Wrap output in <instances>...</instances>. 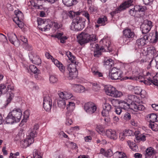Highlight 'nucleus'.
Wrapping results in <instances>:
<instances>
[{
    "mask_svg": "<svg viewBox=\"0 0 158 158\" xmlns=\"http://www.w3.org/2000/svg\"><path fill=\"white\" fill-rule=\"evenodd\" d=\"M66 55L69 59L73 63L68 65L67 69L69 72V77L70 79L74 78L77 76V72L76 69V65H77L78 63L76 62V57L73 56L72 53L70 52H67Z\"/></svg>",
    "mask_w": 158,
    "mask_h": 158,
    "instance_id": "1",
    "label": "nucleus"
},
{
    "mask_svg": "<svg viewBox=\"0 0 158 158\" xmlns=\"http://www.w3.org/2000/svg\"><path fill=\"white\" fill-rule=\"evenodd\" d=\"M77 39L79 43L81 45L89 41H94L97 40L95 35H90L85 32H81L77 36Z\"/></svg>",
    "mask_w": 158,
    "mask_h": 158,
    "instance_id": "2",
    "label": "nucleus"
},
{
    "mask_svg": "<svg viewBox=\"0 0 158 158\" xmlns=\"http://www.w3.org/2000/svg\"><path fill=\"white\" fill-rule=\"evenodd\" d=\"M146 10L147 8L145 6L136 5L134 7L130 9L129 13L132 16L139 18L141 17L139 13L141 12H144Z\"/></svg>",
    "mask_w": 158,
    "mask_h": 158,
    "instance_id": "3",
    "label": "nucleus"
},
{
    "mask_svg": "<svg viewBox=\"0 0 158 158\" xmlns=\"http://www.w3.org/2000/svg\"><path fill=\"white\" fill-rule=\"evenodd\" d=\"M106 93L108 95L113 97H119L122 95L121 92L117 90L114 87L111 85L106 86L105 88Z\"/></svg>",
    "mask_w": 158,
    "mask_h": 158,
    "instance_id": "4",
    "label": "nucleus"
},
{
    "mask_svg": "<svg viewBox=\"0 0 158 158\" xmlns=\"http://www.w3.org/2000/svg\"><path fill=\"white\" fill-rule=\"evenodd\" d=\"M132 0H128L121 4L118 7L116 8L114 10L110 12V14L113 17L117 13L125 9L132 4Z\"/></svg>",
    "mask_w": 158,
    "mask_h": 158,
    "instance_id": "5",
    "label": "nucleus"
},
{
    "mask_svg": "<svg viewBox=\"0 0 158 158\" xmlns=\"http://www.w3.org/2000/svg\"><path fill=\"white\" fill-rule=\"evenodd\" d=\"M148 37L149 36L148 35H145L143 37L138 39L137 40L134 48L135 50L137 51V52H140L142 47L146 44V41L148 40Z\"/></svg>",
    "mask_w": 158,
    "mask_h": 158,
    "instance_id": "6",
    "label": "nucleus"
},
{
    "mask_svg": "<svg viewBox=\"0 0 158 158\" xmlns=\"http://www.w3.org/2000/svg\"><path fill=\"white\" fill-rule=\"evenodd\" d=\"M52 102L51 99L48 95H46L44 98L43 106L47 111H49L52 108Z\"/></svg>",
    "mask_w": 158,
    "mask_h": 158,
    "instance_id": "7",
    "label": "nucleus"
},
{
    "mask_svg": "<svg viewBox=\"0 0 158 158\" xmlns=\"http://www.w3.org/2000/svg\"><path fill=\"white\" fill-rule=\"evenodd\" d=\"M34 138L28 134L27 138L20 142V145L23 148H26L32 143L34 141Z\"/></svg>",
    "mask_w": 158,
    "mask_h": 158,
    "instance_id": "8",
    "label": "nucleus"
},
{
    "mask_svg": "<svg viewBox=\"0 0 158 158\" xmlns=\"http://www.w3.org/2000/svg\"><path fill=\"white\" fill-rule=\"evenodd\" d=\"M9 41L15 46L19 47L20 44V41L17 39L15 34L13 32H9L7 34Z\"/></svg>",
    "mask_w": 158,
    "mask_h": 158,
    "instance_id": "9",
    "label": "nucleus"
},
{
    "mask_svg": "<svg viewBox=\"0 0 158 158\" xmlns=\"http://www.w3.org/2000/svg\"><path fill=\"white\" fill-rule=\"evenodd\" d=\"M102 41L103 45L101 47V49H103L104 51L111 52V48L110 46V42L108 37L104 38L100 42Z\"/></svg>",
    "mask_w": 158,
    "mask_h": 158,
    "instance_id": "10",
    "label": "nucleus"
},
{
    "mask_svg": "<svg viewBox=\"0 0 158 158\" xmlns=\"http://www.w3.org/2000/svg\"><path fill=\"white\" fill-rule=\"evenodd\" d=\"M152 24L151 21L147 20L144 23L142 24L141 27L142 29V33L146 34L148 33L152 26Z\"/></svg>",
    "mask_w": 158,
    "mask_h": 158,
    "instance_id": "11",
    "label": "nucleus"
},
{
    "mask_svg": "<svg viewBox=\"0 0 158 158\" xmlns=\"http://www.w3.org/2000/svg\"><path fill=\"white\" fill-rule=\"evenodd\" d=\"M97 107L94 104L89 102L85 103L84 106V109L86 112L90 114L94 113L96 110Z\"/></svg>",
    "mask_w": 158,
    "mask_h": 158,
    "instance_id": "12",
    "label": "nucleus"
},
{
    "mask_svg": "<svg viewBox=\"0 0 158 158\" xmlns=\"http://www.w3.org/2000/svg\"><path fill=\"white\" fill-rule=\"evenodd\" d=\"M123 33L124 37L127 40H131L135 36L134 32L129 28L123 30Z\"/></svg>",
    "mask_w": 158,
    "mask_h": 158,
    "instance_id": "13",
    "label": "nucleus"
},
{
    "mask_svg": "<svg viewBox=\"0 0 158 158\" xmlns=\"http://www.w3.org/2000/svg\"><path fill=\"white\" fill-rule=\"evenodd\" d=\"M10 112L12 114V116L15 117L18 122H19L22 115L21 110L19 108H15Z\"/></svg>",
    "mask_w": 158,
    "mask_h": 158,
    "instance_id": "14",
    "label": "nucleus"
},
{
    "mask_svg": "<svg viewBox=\"0 0 158 158\" xmlns=\"http://www.w3.org/2000/svg\"><path fill=\"white\" fill-rule=\"evenodd\" d=\"M105 133L106 136L110 139L115 140L117 138V135L116 131L114 130L108 129L106 130Z\"/></svg>",
    "mask_w": 158,
    "mask_h": 158,
    "instance_id": "15",
    "label": "nucleus"
},
{
    "mask_svg": "<svg viewBox=\"0 0 158 158\" xmlns=\"http://www.w3.org/2000/svg\"><path fill=\"white\" fill-rule=\"evenodd\" d=\"M60 98H62L67 100L73 97L72 93L69 92H60L58 93Z\"/></svg>",
    "mask_w": 158,
    "mask_h": 158,
    "instance_id": "16",
    "label": "nucleus"
},
{
    "mask_svg": "<svg viewBox=\"0 0 158 158\" xmlns=\"http://www.w3.org/2000/svg\"><path fill=\"white\" fill-rule=\"evenodd\" d=\"M15 16L13 19L14 22L18 21V20H22L24 18L23 13L20 11L15 10Z\"/></svg>",
    "mask_w": 158,
    "mask_h": 158,
    "instance_id": "17",
    "label": "nucleus"
},
{
    "mask_svg": "<svg viewBox=\"0 0 158 158\" xmlns=\"http://www.w3.org/2000/svg\"><path fill=\"white\" fill-rule=\"evenodd\" d=\"M72 87L73 90L77 93H81L85 91V87L80 85L72 84Z\"/></svg>",
    "mask_w": 158,
    "mask_h": 158,
    "instance_id": "18",
    "label": "nucleus"
},
{
    "mask_svg": "<svg viewBox=\"0 0 158 158\" xmlns=\"http://www.w3.org/2000/svg\"><path fill=\"white\" fill-rule=\"evenodd\" d=\"M119 106L122 109L124 110H128L129 109H131V104H129L128 101L120 100Z\"/></svg>",
    "mask_w": 158,
    "mask_h": 158,
    "instance_id": "19",
    "label": "nucleus"
},
{
    "mask_svg": "<svg viewBox=\"0 0 158 158\" xmlns=\"http://www.w3.org/2000/svg\"><path fill=\"white\" fill-rule=\"evenodd\" d=\"M12 114L10 112L7 116L6 119V122L7 124H12L15 122H18L15 117L12 116Z\"/></svg>",
    "mask_w": 158,
    "mask_h": 158,
    "instance_id": "20",
    "label": "nucleus"
},
{
    "mask_svg": "<svg viewBox=\"0 0 158 158\" xmlns=\"http://www.w3.org/2000/svg\"><path fill=\"white\" fill-rule=\"evenodd\" d=\"M122 72L121 71H118V72L113 74H109V77L112 80H116L120 79L122 77Z\"/></svg>",
    "mask_w": 158,
    "mask_h": 158,
    "instance_id": "21",
    "label": "nucleus"
},
{
    "mask_svg": "<svg viewBox=\"0 0 158 158\" xmlns=\"http://www.w3.org/2000/svg\"><path fill=\"white\" fill-rule=\"evenodd\" d=\"M131 109L134 110H143L145 108V107L142 105L136 104L134 102H131Z\"/></svg>",
    "mask_w": 158,
    "mask_h": 158,
    "instance_id": "22",
    "label": "nucleus"
},
{
    "mask_svg": "<svg viewBox=\"0 0 158 158\" xmlns=\"http://www.w3.org/2000/svg\"><path fill=\"white\" fill-rule=\"evenodd\" d=\"M68 101L62 98H60L57 101L58 106L62 109H64L66 106Z\"/></svg>",
    "mask_w": 158,
    "mask_h": 158,
    "instance_id": "23",
    "label": "nucleus"
},
{
    "mask_svg": "<svg viewBox=\"0 0 158 158\" xmlns=\"http://www.w3.org/2000/svg\"><path fill=\"white\" fill-rule=\"evenodd\" d=\"M85 22L79 23L77 24H72V26L74 28L76 31H78L81 30L84 27Z\"/></svg>",
    "mask_w": 158,
    "mask_h": 158,
    "instance_id": "24",
    "label": "nucleus"
},
{
    "mask_svg": "<svg viewBox=\"0 0 158 158\" xmlns=\"http://www.w3.org/2000/svg\"><path fill=\"white\" fill-rule=\"evenodd\" d=\"M38 27L42 31H47L49 30L51 27L50 25H49L48 22H45L42 25L38 26Z\"/></svg>",
    "mask_w": 158,
    "mask_h": 158,
    "instance_id": "25",
    "label": "nucleus"
},
{
    "mask_svg": "<svg viewBox=\"0 0 158 158\" xmlns=\"http://www.w3.org/2000/svg\"><path fill=\"white\" fill-rule=\"evenodd\" d=\"M52 61L58 67L60 70L63 72L64 71L65 68L63 65L58 60L55 59L54 58L52 59Z\"/></svg>",
    "mask_w": 158,
    "mask_h": 158,
    "instance_id": "26",
    "label": "nucleus"
},
{
    "mask_svg": "<svg viewBox=\"0 0 158 158\" xmlns=\"http://www.w3.org/2000/svg\"><path fill=\"white\" fill-rule=\"evenodd\" d=\"M147 54L154 56L156 54V51L155 48L152 46L148 47L147 48Z\"/></svg>",
    "mask_w": 158,
    "mask_h": 158,
    "instance_id": "27",
    "label": "nucleus"
},
{
    "mask_svg": "<svg viewBox=\"0 0 158 158\" xmlns=\"http://www.w3.org/2000/svg\"><path fill=\"white\" fill-rule=\"evenodd\" d=\"M80 0H62L63 3L67 6L76 4Z\"/></svg>",
    "mask_w": 158,
    "mask_h": 158,
    "instance_id": "28",
    "label": "nucleus"
},
{
    "mask_svg": "<svg viewBox=\"0 0 158 158\" xmlns=\"http://www.w3.org/2000/svg\"><path fill=\"white\" fill-rule=\"evenodd\" d=\"M55 37L58 39L60 40V43L64 44L65 42V40L68 38L66 36H63V33H58L55 35Z\"/></svg>",
    "mask_w": 158,
    "mask_h": 158,
    "instance_id": "29",
    "label": "nucleus"
},
{
    "mask_svg": "<svg viewBox=\"0 0 158 158\" xmlns=\"http://www.w3.org/2000/svg\"><path fill=\"white\" fill-rule=\"evenodd\" d=\"M95 46L96 48L95 51H94V56L95 57H98L101 55V52H105L103 49L100 48L98 44H95Z\"/></svg>",
    "mask_w": 158,
    "mask_h": 158,
    "instance_id": "30",
    "label": "nucleus"
},
{
    "mask_svg": "<svg viewBox=\"0 0 158 158\" xmlns=\"http://www.w3.org/2000/svg\"><path fill=\"white\" fill-rule=\"evenodd\" d=\"M107 18L106 17L103 16L99 18L97 20V22L98 24H100L101 26H104L107 23Z\"/></svg>",
    "mask_w": 158,
    "mask_h": 158,
    "instance_id": "31",
    "label": "nucleus"
},
{
    "mask_svg": "<svg viewBox=\"0 0 158 158\" xmlns=\"http://www.w3.org/2000/svg\"><path fill=\"white\" fill-rule=\"evenodd\" d=\"M39 128V126L38 124H35L34 125L33 128L32 129L31 131L28 132V134L31 135L32 137L34 138L37 135V132L36 130Z\"/></svg>",
    "mask_w": 158,
    "mask_h": 158,
    "instance_id": "32",
    "label": "nucleus"
},
{
    "mask_svg": "<svg viewBox=\"0 0 158 158\" xmlns=\"http://www.w3.org/2000/svg\"><path fill=\"white\" fill-rule=\"evenodd\" d=\"M7 94V99L6 100V105H7L10 103L14 97V91H8Z\"/></svg>",
    "mask_w": 158,
    "mask_h": 158,
    "instance_id": "33",
    "label": "nucleus"
},
{
    "mask_svg": "<svg viewBox=\"0 0 158 158\" xmlns=\"http://www.w3.org/2000/svg\"><path fill=\"white\" fill-rule=\"evenodd\" d=\"M131 133L132 131L131 130H126L123 131V133H120L119 136L120 140H123L126 136L130 135H131L130 133Z\"/></svg>",
    "mask_w": 158,
    "mask_h": 158,
    "instance_id": "34",
    "label": "nucleus"
},
{
    "mask_svg": "<svg viewBox=\"0 0 158 158\" xmlns=\"http://www.w3.org/2000/svg\"><path fill=\"white\" fill-rule=\"evenodd\" d=\"M68 103L67 105L66 106V109L68 110L67 112H70L72 111L75 108V103L73 102H68Z\"/></svg>",
    "mask_w": 158,
    "mask_h": 158,
    "instance_id": "35",
    "label": "nucleus"
},
{
    "mask_svg": "<svg viewBox=\"0 0 158 158\" xmlns=\"http://www.w3.org/2000/svg\"><path fill=\"white\" fill-rule=\"evenodd\" d=\"M153 77H147L146 78V80H141L140 81L141 82H143L145 85H149L153 83L155 85V81L152 80Z\"/></svg>",
    "mask_w": 158,
    "mask_h": 158,
    "instance_id": "36",
    "label": "nucleus"
},
{
    "mask_svg": "<svg viewBox=\"0 0 158 158\" xmlns=\"http://www.w3.org/2000/svg\"><path fill=\"white\" fill-rule=\"evenodd\" d=\"M85 19L80 16H77L75 18L73 19L72 24L79 23H82L85 22Z\"/></svg>",
    "mask_w": 158,
    "mask_h": 158,
    "instance_id": "37",
    "label": "nucleus"
},
{
    "mask_svg": "<svg viewBox=\"0 0 158 158\" xmlns=\"http://www.w3.org/2000/svg\"><path fill=\"white\" fill-rule=\"evenodd\" d=\"M114 156L116 157L115 158H127L126 154L122 152H116L114 153Z\"/></svg>",
    "mask_w": 158,
    "mask_h": 158,
    "instance_id": "38",
    "label": "nucleus"
},
{
    "mask_svg": "<svg viewBox=\"0 0 158 158\" xmlns=\"http://www.w3.org/2000/svg\"><path fill=\"white\" fill-rule=\"evenodd\" d=\"M6 85L7 86L8 91L10 90V91H14V84L11 81L8 80Z\"/></svg>",
    "mask_w": 158,
    "mask_h": 158,
    "instance_id": "39",
    "label": "nucleus"
},
{
    "mask_svg": "<svg viewBox=\"0 0 158 158\" xmlns=\"http://www.w3.org/2000/svg\"><path fill=\"white\" fill-rule=\"evenodd\" d=\"M154 153L153 148L152 147H149L146 149V150L145 156L147 157H150Z\"/></svg>",
    "mask_w": 158,
    "mask_h": 158,
    "instance_id": "40",
    "label": "nucleus"
},
{
    "mask_svg": "<svg viewBox=\"0 0 158 158\" xmlns=\"http://www.w3.org/2000/svg\"><path fill=\"white\" fill-rule=\"evenodd\" d=\"M149 127L153 131H158V125L155 122H150Z\"/></svg>",
    "mask_w": 158,
    "mask_h": 158,
    "instance_id": "41",
    "label": "nucleus"
},
{
    "mask_svg": "<svg viewBox=\"0 0 158 158\" xmlns=\"http://www.w3.org/2000/svg\"><path fill=\"white\" fill-rule=\"evenodd\" d=\"M114 64V62L111 59H106L104 60V65L108 66L109 68H111Z\"/></svg>",
    "mask_w": 158,
    "mask_h": 158,
    "instance_id": "42",
    "label": "nucleus"
},
{
    "mask_svg": "<svg viewBox=\"0 0 158 158\" xmlns=\"http://www.w3.org/2000/svg\"><path fill=\"white\" fill-rule=\"evenodd\" d=\"M71 114L70 112H67L66 113V124L67 125H71L73 121L71 118H69V116Z\"/></svg>",
    "mask_w": 158,
    "mask_h": 158,
    "instance_id": "43",
    "label": "nucleus"
},
{
    "mask_svg": "<svg viewBox=\"0 0 158 158\" xmlns=\"http://www.w3.org/2000/svg\"><path fill=\"white\" fill-rule=\"evenodd\" d=\"M110 101L113 106L115 107H117V106L118 105H119L120 102V100L116 99H110Z\"/></svg>",
    "mask_w": 158,
    "mask_h": 158,
    "instance_id": "44",
    "label": "nucleus"
},
{
    "mask_svg": "<svg viewBox=\"0 0 158 158\" xmlns=\"http://www.w3.org/2000/svg\"><path fill=\"white\" fill-rule=\"evenodd\" d=\"M29 69L31 71L34 73L39 74V73L40 70L35 66L33 65H30L29 66Z\"/></svg>",
    "mask_w": 158,
    "mask_h": 158,
    "instance_id": "45",
    "label": "nucleus"
},
{
    "mask_svg": "<svg viewBox=\"0 0 158 158\" xmlns=\"http://www.w3.org/2000/svg\"><path fill=\"white\" fill-rule=\"evenodd\" d=\"M92 72L93 73L94 75L97 77H103L102 73L98 71L97 70H95L94 68H92Z\"/></svg>",
    "mask_w": 158,
    "mask_h": 158,
    "instance_id": "46",
    "label": "nucleus"
},
{
    "mask_svg": "<svg viewBox=\"0 0 158 158\" xmlns=\"http://www.w3.org/2000/svg\"><path fill=\"white\" fill-rule=\"evenodd\" d=\"M96 131L101 134L104 133L105 131L102 126L101 125H98L96 128Z\"/></svg>",
    "mask_w": 158,
    "mask_h": 158,
    "instance_id": "47",
    "label": "nucleus"
},
{
    "mask_svg": "<svg viewBox=\"0 0 158 158\" xmlns=\"http://www.w3.org/2000/svg\"><path fill=\"white\" fill-rule=\"evenodd\" d=\"M31 62L34 64L39 65L41 63V60L39 57L37 56Z\"/></svg>",
    "mask_w": 158,
    "mask_h": 158,
    "instance_id": "48",
    "label": "nucleus"
},
{
    "mask_svg": "<svg viewBox=\"0 0 158 158\" xmlns=\"http://www.w3.org/2000/svg\"><path fill=\"white\" fill-rule=\"evenodd\" d=\"M156 114H151L149 117L150 122H156Z\"/></svg>",
    "mask_w": 158,
    "mask_h": 158,
    "instance_id": "49",
    "label": "nucleus"
},
{
    "mask_svg": "<svg viewBox=\"0 0 158 158\" xmlns=\"http://www.w3.org/2000/svg\"><path fill=\"white\" fill-rule=\"evenodd\" d=\"M103 109L110 111L111 109V106L109 103H105L103 106Z\"/></svg>",
    "mask_w": 158,
    "mask_h": 158,
    "instance_id": "50",
    "label": "nucleus"
},
{
    "mask_svg": "<svg viewBox=\"0 0 158 158\" xmlns=\"http://www.w3.org/2000/svg\"><path fill=\"white\" fill-rule=\"evenodd\" d=\"M7 88L4 84L0 85V91L2 92L3 94H5L7 92Z\"/></svg>",
    "mask_w": 158,
    "mask_h": 158,
    "instance_id": "51",
    "label": "nucleus"
},
{
    "mask_svg": "<svg viewBox=\"0 0 158 158\" xmlns=\"http://www.w3.org/2000/svg\"><path fill=\"white\" fill-rule=\"evenodd\" d=\"M37 56L34 52H30L29 54V57L30 60L32 61Z\"/></svg>",
    "mask_w": 158,
    "mask_h": 158,
    "instance_id": "52",
    "label": "nucleus"
},
{
    "mask_svg": "<svg viewBox=\"0 0 158 158\" xmlns=\"http://www.w3.org/2000/svg\"><path fill=\"white\" fill-rule=\"evenodd\" d=\"M92 89L94 91L97 92L100 89V87L97 83H94L92 84Z\"/></svg>",
    "mask_w": 158,
    "mask_h": 158,
    "instance_id": "53",
    "label": "nucleus"
},
{
    "mask_svg": "<svg viewBox=\"0 0 158 158\" xmlns=\"http://www.w3.org/2000/svg\"><path fill=\"white\" fill-rule=\"evenodd\" d=\"M0 41L2 43H6L7 39L5 35L2 33H0Z\"/></svg>",
    "mask_w": 158,
    "mask_h": 158,
    "instance_id": "54",
    "label": "nucleus"
},
{
    "mask_svg": "<svg viewBox=\"0 0 158 158\" xmlns=\"http://www.w3.org/2000/svg\"><path fill=\"white\" fill-rule=\"evenodd\" d=\"M49 81L51 83H54L57 82V78L56 76L54 75H51L49 77Z\"/></svg>",
    "mask_w": 158,
    "mask_h": 158,
    "instance_id": "55",
    "label": "nucleus"
},
{
    "mask_svg": "<svg viewBox=\"0 0 158 158\" xmlns=\"http://www.w3.org/2000/svg\"><path fill=\"white\" fill-rule=\"evenodd\" d=\"M113 155V152L111 149H108L106 151L104 156L107 157H110Z\"/></svg>",
    "mask_w": 158,
    "mask_h": 158,
    "instance_id": "56",
    "label": "nucleus"
},
{
    "mask_svg": "<svg viewBox=\"0 0 158 158\" xmlns=\"http://www.w3.org/2000/svg\"><path fill=\"white\" fill-rule=\"evenodd\" d=\"M110 111L106 110L103 109V110L102 112V114L103 117H108L109 116V112Z\"/></svg>",
    "mask_w": 158,
    "mask_h": 158,
    "instance_id": "57",
    "label": "nucleus"
},
{
    "mask_svg": "<svg viewBox=\"0 0 158 158\" xmlns=\"http://www.w3.org/2000/svg\"><path fill=\"white\" fill-rule=\"evenodd\" d=\"M122 108L120 106L115 107V112L117 114L119 115L122 112Z\"/></svg>",
    "mask_w": 158,
    "mask_h": 158,
    "instance_id": "58",
    "label": "nucleus"
},
{
    "mask_svg": "<svg viewBox=\"0 0 158 158\" xmlns=\"http://www.w3.org/2000/svg\"><path fill=\"white\" fill-rule=\"evenodd\" d=\"M89 10L91 13L96 12L97 8L94 6L91 5L89 7Z\"/></svg>",
    "mask_w": 158,
    "mask_h": 158,
    "instance_id": "59",
    "label": "nucleus"
},
{
    "mask_svg": "<svg viewBox=\"0 0 158 158\" xmlns=\"http://www.w3.org/2000/svg\"><path fill=\"white\" fill-rule=\"evenodd\" d=\"M82 15L85 17L88 20V22L90 23L89 15L86 11H85L83 13Z\"/></svg>",
    "mask_w": 158,
    "mask_h": 158,
    "instance_id": "60",
    "label": "nucleus"
},
{
    "mask_svg": "<svg viewBox=\"0 0 158 158\" xmlns=\"http://www.w3.org/2000/svg\"><path fill=\"white\" fill-rule=\"evenodd\" d=\"M70 16L73 17V16H75V15H79L80 12H75L73 11H70L69 12Z\"/></svg>",
    "mask_w": 158,
    "mask_h": 158,
    "instance_id": "61",
    "label": "nucleus"
},
{
    "mask_svg": "<svg viewBox=\"0 0 158 158\" xmlns=\"http://www.w3.org/2000/svg\"><path fill=\"white\" fill-rule=\"evenodd\" d=\"M37 22L38 24V26H39V25H42L43 24H44L45 22H48V21L42 19H38Z\"/></svg>",
    "mask_w": 158,
    "mask_h": 158,
    "instance_id": "62",
    "label": "nucleus"
},
{
    "mask_svg": "<svg viewBox=\"0 0 158 158\" xmlns=\"http://www.w3.org/2000/svg\"><path fill=\"white\" fill-rule=\"evenodd\" d=\"M23 47L24 48L26 49L28 51H31L32 49V46L31 45H29L27 44H24Z\"/></svg>",
    "mask_w": 158,
    "mask_h": 158,
    "instance_id": "63",
    "label": "nucleus"
},
{
    "mask_svg": "<svg viewBox=\"0 0 158 158\" xmlns=\"http://www.w3.org/2000/svg\"><path fill=\"white\" fill-rule=\"evenodd\" d=\"M22 20H18V21L15 22L17 24L18 26L20 28H22L23 26V23L22 22Z\"/></svg>",
    "mask_w": 158,
    "mask_h": 158,
    "instance_id": "64",
    "label": "nucleus"
}]
</instances>
